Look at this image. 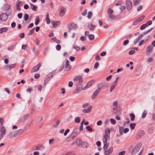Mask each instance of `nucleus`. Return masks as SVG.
<instances>
[{"mask_svg": "<svg viewBox=\"0 0 155 155\" xmlns=\"http://www.w3.org/2000/svg\"><path fill=\"white\" fill-rule=\"evenodd\" d=\"M153 59L152 58H148V59L147 60V62L148 63H150V62L153 61Z\"/></svg>", "mask_w": 155, "mask_h": 155, "instance_id": "nucleus-63", "label": "nucleus"}, {"mask_svg": "<svg viewBox=\"0 0 155 155\" xmlns=\"http://www.w3.org/2000/svg\"><path fill=\"white\" fill-rule=\"evenodd\" d=\"M95 27V26L94 25H93L91 23L88 24L87 25V27L90 30L94 29Z\"/></svg>", "mask_w": 155, "mask_h": 155, "instance_id": "nucleus-30", "label": "nucleus"}, {"mask_svg": "<svg viewBox=\"0 0 155 155\" xmlns=\"http://www.w3.org/2000/svg\"><path fill=\"white\" fill-rule=\"evenodd\" d=\"M8 18V16L5 14L3 13L0 15V20L3 21H6Z\"/></svg>", "mask_w": 155, "mask_h": 155, "instance_id": "nucleus-12", "label": "nucleus"}, {"mask_svg": "<svg viewBox=\"0 0 155 155\" xmlns=\"http://www.w3.org/2000/svg\"><path fill=\"white\" fill-rule=\"evenodd\" d=\"M147 114V110H144L142 114V117L143 118H144Z\"/></svg>", "mask_w": 155, "mask_h": 155, "instance_id": "nucleus-32", "label": "nucleus"}, {"mask_svg": "<svg viewBox=\"0 0 155 155\" xmlns=\"http://www.w3.org/2000/svg\"><path fill=\"white\" fill-rule=\"evenodd\" d=\"M7 30V28H0V33H2L3 32H5Z\"/></svg>", "mask_w": 155, "mask_h": 155, "instance_id": "nucleus-45", "label": "nucleus"}, {"mask_svg": "<svg viewBox=\"0 0 155 155\" xmlns=\"http://www.w3.org/2000/svg\"><path fill=\"white\" fill-rule=\"evenodd\" d=\"M55 72L54 71H53L52 72H51L50 74H49L48 75V76H50V78L52 77L53 75L54 74Z\"/></svg>", "mask_w": 155, "mask_h": 155, "instance_id": "nucleus-62", "label": "nucleus"}, {"mask_svg": "<svg viewBox=\"0 0 155 155\" xmlns=\"http://www.w3.org/2000/svg\"><path fill=\"white\" fill-rule=\"evenodd\" d=\"M117 84L113 83V84L111 86L110 90V92H111L115 87L116 86Z\"/></svg>", "mask_w": 155, "mask_h": 155, "instance_id": "nucleus-35", "label": "nucleus"}, {"mask_svg": "<svg viewBox=\"0 0 155 155\" xmlns=\"http://www.w3.org/2000/svg\"><path fill=\"white\" fill-rule=\"evenodd\" d=\"M87 146L88 144L86 142H82L80 147H86Z\"/></svg>", "mask_w": 155, "mask_h": 155, "instance_id": "nucleus-28", "label": "nucleus"}, {"mask_svg": "<svg viewBox=\"0 0 155 155\" xmlns=\"http://www.w3.org/2000/svg\"><path fill=\"white\" fill-rule=\"evenodd\" d=\"M110 134V130L109 128H107L105 131V134L103 138V142H107V140L109 139Z\"/></svg>", "mask_w": 155, "mask_h": 155, "instance_id": "nucleus-3", "label": "nucleus"}, {"mask_svg": "<svg viewBox=\"0 0 155 155\" xmlns=\"http://www.w3.org/2000/svg\"><path fill=\"white\" fill-rule=\"evenodd\" d=\"M35 24L36 25H38L39 21V16H37L35 18Z\"/></svg>", "mask_w": 155, "mask_h": 155, "instance_id": "nucleus-41", "label": "nucleus"}, {"mask_svg": "<svg viewBox=\"0 0 155 155\" xmlns=\"http://www.w3.org/2000/svg\"><path fill=\"white\" fill-rule=\"evenodd\" d=\"M51 24L54 28H56L58 27V25L60 24L59 21H52Z\"/></svg>", "mask_w": 155, "mask_h": 155, "instance_id": "nucleus-19", "label": "nucleus"}, {"mask_svg": "<svg viewBox=\"0 0 155 155\" xmlns=\"http://www.w3.org/2000/svg\"><path fill=\"white\" fill-rule=\"evenodd\" d=\"M152 23V21L151 20H149L147 21L145 24L148 26L149 25H151Z\"/></svg>", "mask_w": 155, "mask_h": 155, "instance_id": "nucleus-58", "label": "nucleus"}, {"mask_svg": "<svg viewBox=\"0 0 155 155\" xmlns=\"http://www.w3.org/2000/svg\"><path fill=\"white\" fill-rule=\"evenodd\" d=\"M141 146L142 143L140 142L137 144L134 148L133 146H132L129 148V152L132 154H133L140 150Z\"/></svg>", "mask_w": 155, "mask_h": 155, "instance_id": "nucleus-2", "label": "nucleus"}, {"mask_svg": "<svg viewBox=\"0 0 155 155\" xmlns=\"http://www.w3.org/2000/svg\"><path fill=\"white\" fill-rule=\"evenodd\" d=\"M29 116L30 115L29 114L25 115L20 119V122H22L25 121L29 117Z\"/></svg>", "mask_w": 155, "mask_h": 155, "instance_id": "nucleus-15", "label": "nucleus"}, {"mask_svg": "<svg viewBox=\"0 0 155 155\" xmlns=\"http://www.w3.org/2000/svg\"><path fill=\"white\" fill-rule=\"evenodd\" d=\"M79 133V131L78 128H74L72 134L69 137V138L71 139H74L77 135Z\"/></svg>", "mask_w": 155, "mask_h": 155, "instance_id": "nucleus-4", "label": "nucleus"}, {"mask_svg": "<svg viewBox=\"0 0 155 155\" xmlns=\"http://www.w3.org/2000/svg\"><path fill=\"white\" fill-rule=\"evenodd\" d=\"M141 38V36L140 35H139L138 37L136 38L134 41V44H136V43L138 42L140 39Z\"/></svg>", "mask_w": 155, "mask_h": 155, "instance_id": "nucleus-34", "label": "nucleus"}, {"mask_svg": "<svg viewBox=\"0 0 155 155\" xmlns=\"http://www.w3.org/2000/svg\"><path fill=\"white\" fill-rule=\"evenodd\" d=\"M153 47L152 45H149L147 48L146 50V55L149 56L150 54V53L152 52L153 50Z\"/></svg>", "mask_w": 155, "mask_h": 155, "instance_id": "nucleus-8", "label": "nucleus"}, {"mask_svg": "<svg viewBox=\"0 0 155 155\" xmlns=\"http://www.w3.org/2000/svg\"><path fill=\"white\" fill-rule=\"evenodd\" d=\"M147 39L143 40H142L139 44L138 46H140L141 45L144 44L145 42L147 41Z\"/></svg>", "mask_w": 155, "mask_h": 155, "instance_id": "nucleus-40", "label": "nucleus"}, {"mask_svg": "<svg viewBox=\"0 0 155 155\" xmlns=\"http://www.w3.org/2000/svg\"><path fill=\"white\" fill-rule=\"evenodd\" d=\"M56 48L57 50H59L61 48V46L60 45H56Z\"/></svg>", "mask_w": 155, "mask_h": 155, "instance_id": "nucleus-61", "label": "nucleus"}, {"mask_svg": "<svg viewBox=\"0 0 155 155\" xmlns=\"http://www.w3.org/2000/svg\"><path fill=\"white\" fill-rule=\"evenodd\" d=\"M41 66V64L39 63L35 66L33 67L31 69V73H33L38 71Z\"/></svg>", "mask_w": 155, "mask_h": 155, "instance_id": "nucleus-7", "label": "nucleus"}, {"mask_svg": "<svg viewBox=\"0 0 155 155\" xmlns=\"http://www.w3.org/2000/svg\"><path fill=\"white\" fill-rule=\"evenodd\" d=\"M73 48L75 49L77 51H78L80 50V48L77 45L74 46Z\"/></svg>", "mask_w": 155, "mask_h": 155, "instance_id": "nucleus-59", "label": "nucleus"}, {"mask_svg": "<svg viewBox=\"0 0 155 155\" xmlns=\"http://www.w3.org/2000/svg\"><path fill=\"white\" fill-rule=\"evenodd\" d=\"M113 149L112 147H111L109 148L108 149H107L104 150V154L105 155H109L113 151Z\"/></svg>", "mask_w": 155, "mask_h": 155, "instance_id": "nucleus-11", "label": "nucleus"}, {"mask_svg": "<svg viewBox=\"0 0 155 155\" xmlns=\"http://www.w3.org/2000/svg\"><path fill=\"white\" fill-rule=\"evenodd\" d=\"M66 11V9L65 8H62L59 12V15L62 17L63 16Z\"/></svg>", "mask_w": 155, "mask_h": 155, "instance_id": "nucleus-17", "label": "nucleus"}, {"mask_svg": "<svg viewBox=\"0 0 155 155\" xmlns=\"http://www.w3.org/2000/svg\"><path fill=\"white\" fill-rule=\"evenodd\" d=\"M0 140H1L3 138L6 132V129L3 126L2 122H1L0 127Z\"/></svg>", "mask_w": 155, "mask_h": 155, "instance_id": "nucleus-5", "label": "nucleus"}, {"mask_svg": "<svg viewBox=\"0 0 155 155\" xmlns=\"http://www.w3.org/2000/svg\"><path fill=\"white\" fill-rule=\"evenodd\" d=\"M46 23L48 24L50 23V20L49 18V13H47L46 15Z\"/></svg>", "mask_w": 155, "mask_h": 155, "instance_id": "nucleus-24", "label": "nucleus"}, {"mask_svg": "<svg viewBox=\"0 0 155 155\" xmlns=\"http://www.w3.org/2000/svg\"><path fill=\"white\" fill-rule=\"evenodd\" d=\"M130 116L131 117V120L132 121H134L135 119V115L133 114H130Z\"/></svg>", "mask_w": 155, "mask_h": 155, "instance_id": "nucleus-50", "label": "nucleus"}, {"mask_svg": "<svg viewBox=\"0 0 155 155\" xmlns=\"http://www.w3.org/2000/svg\"><path fill=\"white\" fill-rule=\"evenodd\" d=\"M93 15V13L89 11L88 12V14L87 15V18L89 19H90L91 18V17Z\"/></svg>", "mask_w": 155, "mask_h": 155, "instance_id": "nucleus-48", "label": "nucleus"}, {"mask_svg": "<svg viewBox=\"0 0 155 155\" xmlns=\"http://www.w3.org/2000/svg\"><path fill=\"white\" fill-rule=\"evenodd\" d=\"M35 31V28H33L31 29L29 32L28 34L29 35H32Z\"/></svg>", "mask_w": 155, "mask_h": 155, "instance_id": "nucleus-54", "label": "nucleus"}, {"mask_svg": "<svg viewBox=\"0 0 155 155\" xmlns=\"http://www.w3.org/2000/svg\"><path fill=\"white\" fill-rule=\"evenodd\" d=\"M89 39L90 40H93L94 39V37L93 35L90 34L88 36Z\"/></svg>", "mask_w": 155, "mask_h": 155, "instance_id": "nucleus-46", "label": "nucleus"}, {"mask_svg": "<svg viewBox=\"0 0 155 155\" xmlns=\"http://www.w3.org/2000/svg\"><path fill=\"white\" fill-rule=\"evenodd\" d=\"M81 89L80 87H77V88L73 92L74 94H76L78 93L81 90Z\"/></svg>", "mask_w": 155, "mask_h": 155, "instance_id": "nucleus-37", "label": "nucleus"}, {"mask_svg": "<svg viewBox=\"0 0 155 155\" xmlns=\"http://www.w3.org/2000/svg\"><path fill=\"white\" fill-rule=\"evenodd\" d=\"M73 80L78 84L81 83L83 82L82 77L80 75L76 76L74 77L73 78Z\"/></svg>", "mask_w": 155, "mask_h": 155, "instance_id": "nucleus-6", "label": "nucleus"}, {"mask_svg": "<svg viewBox=\"0 0 155 155\" xmlns=\"http://www.w3.org/2000/svg\"><path fill=\"white\" fill-rule=\"evenodd\" d=\"M77 27V25L74 23H72L70 26L69 27V31L71 30H74Z\"/></svg>", "mask_w": 155, "mask_h": 155, "instance_id": "nucleus-18", "label": "nucleus"}, {"mask_svg": "<svg viewBox=\"0 0 155 155\" xmlns=\"http://www.w3.org/2000/svg\"><path fill=\"white\" fill-rule=\"evenodd\" d=\"M69 61L68 60H66L64 67V70L65 71H68L71 68V67L69 64Z\"/></svg>", "mask_w": 155, "mask_h": 155, "instance_id": "nucleus-9", "label": "nucleus"}, {"mask_svg": "<svg viewBox=\"0 0 155 155\" xmlns=\"http://www.w3.org/2000/svg\"><path fill=\"white\" fill-rule=\"evenodd\" d=\"M23 130L21 129H20L19 130L14 131L16 136L18 135H20L23 132Z\"/></svg>", "mask_w": 155, "mask_h": 155, "instance_id": "nucleus-20", "label": "nucleus"}, {"mask_svg": "<svg viewBox=\"0 0 155 155\" xmlns=\"http://www.w3.org/2000/svg\"><path fill=\"white\" fill-rule=\"evenodd\" d=\"M144 17H145L144 15H142L140 17H139L138 18H137V21H139V22H140L144 18Z\"/></svg>", "mask_w": 155, "mask_h": 155, "instance_id": "nucleus-47", "label": "nucleus"}, {"mask_svg": "<svg viewBox=\"0 0 155 155\" xmlns=\"http://www.w3.org/2000/svg\"><path fill=\"white\" fill-rule=\"evenodd\" d=\"M16 136L15 132L13 131L10 132L7 135V137L8 138H12Z\"/></svg>", "mask_w": 155, "mask_h": 155, "instance_id": "nucleus-13", "label": "nucleus"}, {"mask_svg": "<svg viewBox=\"0 0 155 155\" xmlns=\"http://www.w3.org/2000/svg\"><path fill=\"white\" fill-rule=\"evenodd\" d=\"M80 118L78 117L75 118L74 119V121L76 123H78L80 122Z\"/></svg>", "mask_w": 155, "mask_h": 155, "instance_id": "nucleus-39", "label": "nucleus"}, {"mask_svg": "<svg viewBox=\"0 0 155 155\" xmlns=\"http://www.w3.org/2000/svg\"><path fill=\"white\" fill-rule=\"evenodd\" d=\"M92 84L91 82H88L87 83V85H86V86L83 88V90H85L87 88L90 87L91 86Z\"/></svg>", "mask_w": 155, "mask_h": 155, "instance_id": "nucleus-25", "label": "nucleus"}, {"mask_svg": "<svg viewBox=\"0 0 155 155\" xmlns=\"http://www.w3.org/2000/svg\"><path fill=\"white\" fill-rule=\"evenodd\" d=\"M43 117H39L38 118L35 120V123L37 124L40 122L42 120Z\"/></svg>", "mask_w": 155, "mask_h": 155, "instance_id": "nucleus-38", "label": "nucleus"}, {"mask_svg": "<svg viewBox=\"0 0 155 155\" xmlns=\"http://www.w3.org/2000/svg\"><path fill=\"white\" fill-rule=\"evenodd\" d=\"M21 3V2L20 1H17L16 3V8L17 10H20L21 8L20 7V4Z\"/></svg>", "mask_w": 155, "mask_h": 155, "instance_id": "nucleus-23", "label": "nucleus"}, {"mask_svg": "<svg viewBox=\"0 0 155 155\" xmlns=\"http://www.w3.org/2000/svg\"><path fill=\"white\" fill-rule=\"evenodd\" d=\"M92 107L91 106H89L87 109H84L83 110V112L84 113H88L90 112L91 110Z\"/></svg>", "mask_w": 155, "mask_h": 155, "instance_id": "nucleus-21", "label": "nucleus"}, {"mask_svg": "<svg viewBox=\"0 0 155 155\" xmlns=\"http://www.w3.org/2000/svg\"><path fill=\"white\" fill-rule=\"evenodd\" d=\"M111 111L116 115L121 114V108L120 106L118 105L117 102L115 101L113 102Z\"/></svg>", "mask_w": 155, "mask_h": 155, "instance_id": "nucleus-1", "label": "nucleus"}, {"mask_svg": "<svg viewBox=\"0 0 155 155\" xmlns=\"http://www.w3.org/2000/svg\"><path fill=\"white\" fill-rule=\"evenodd\" d=\"M44 148V147L43 145H41L39 146H37L35 150H42Z\"/></svg>", "mask_w": 155, "mask_h": 155, "instance_id": "nucleus-29", "label": "nucleus"}, {"mask_svg": "<svg viewBox=\"0 0 155 155\" xmlns=\"http://www.w3.org/2000/svg\"><path fill=\"white\" fill-rule=\"evenodd\" d=\"M15 66V64H8L6 65L5 67H6L9 70H11L12 68H13Z\"/></svg>", "mask_w": 155, "mask_h": 155, "instance_id": "nucleus-27", "label": "nucleus"}, {"mask_svg": "<svg viewBox=\"0 0 155 155\" xmlns=\"http://www.w3.org/2000/svg\"><path fill=\"white\" fill-rule=\"evenodd\" d=\"M104 143V146L103 147L104 150L107 149L109 145V143H107V142H103Z\"/></svg>", "mask_w": 155, "mask_h": 155, "instance_id": "nucleus-31", "label": "nucleus"}, {"mask_svg": "<svg viewBox=\"0 0 155 155\" xmlns=\"http://www.w3.org/2000/svg\"><path fill=\"white\" fill-rule=\"evenodd\" d=\"M50 76H47V77L45 79L44 82L45 85L47 84L48 82L50 81Z\"/></svg>", "mask_w": 155, "mask_h": 155, "instance_id": "nucleus-22", "label": "nucleus"}, {"mask_svg": "<svg viewBox=\"0 0 155 155\" xmlns=\"http://www.w3.org/2000/svg\"><path fill=\"white\" fill-rule=\"evenodd\" d=\"M29 18V15L27 14H25L24 16V19L25 21H27Z\"/></svg>", "mask_w": 155, "mask_h": 155, "instance_id": "nucleus-52", "label": "nucleus"}, {"mask_svg": "<svg viewBox=\"0 0 155 155\" xmlns=\"http://www.w3.org/2000/svg\"><path fill=\"white\" fill-rule=\"evenodd\" d=\"M135 125H136V124L135 123L131 124H130V126L132 129H134Z\"/></svg>", "mask_w": 155, "mask_h": 155, "instance_id": "nucleus-60", "label": "nucleus"}, {"mask_svg": "<svg viewBox=\"0 0 155 155\" xmlns=\"http://www.w3.org/2000/svg\"><path fill=\"white\" fill-rule=\"evenodd\" d=\"M82 142V141H81V139L80 138H79L77 140L76 143L77 145L80 147L81 144Z\"/></svg>", "mask_w": 155, "mask_h": 155, "instance_id": "nucleus-26", "label": "nucleus"}, {"mask_svg": "<svg viewBox=\"0 0 155 155\" xmlns=\"http://www.w3.org/2000/svg\"><path fill=\"white\" fill-rule=\"evenodd\" d=\"M109 17L108 20L109 21H112V20H115L116 18V17L114 16L113 14H110L108 15Z\"/></svg>", "mask_w": 155, "mask_h": 155, "instance_id": "nucleus-16", "label": "nucleus"}, {"mask_svg": "<svg viewBox=\"0 0 155 155\" xmlns=\"http://www.w3.org/2000/svg\"><path fill=\"white\" fill-rule=\"evenodd\" d=\"M101 88H98L94 92V94H93L92 96V98H94L95 96L97 95L98 94L99 92L101 91Z\"/></svg>", "mask_w": 155, "mask_h": 155, "instance_id": "nucleus-14", "label": "nucleus"}, {"mask_svg": "<svg viewBox=\"0 0 155 155\" xmlns=\"http://www.w3.org/2000/svg\"><path fill=\"white\" fill-rule=\"evenodd\" d=\"M99 65V64L98 62L96 63L94 65V68L95 69H97L98 68V66Z\"/></svg>", "mask_w": 155, "mask_h": 155, "instance_id": "nucleus-64", "label": "nucleus"}, {"mask_svg": "<svg viewBox=\"0 0 155 155\" xmlns=\"http://www.w3.org/2000/svg\"><path fill=\"white\" fill-rule=\"evenodd\" d=\"M33 50L35 54H37L38 53V49L36 47H34L33 49Z\"/></svg>", "mask_w": 155, "mask_h": 155, "instance_id": "nucleus-53", "label": "nucleus"}, {"mask_svg": "<svg viewBox=\"0 0 155 155\" xmlns=\"http://www.w3.org/2000/svg\"><path fill=\"white\" fill-rule=\"evenodd\" d=\"M126 3L127 9L128 10H130L132 6L131 2L129 0H127L126 1Z\"/></svg>", "mask_w": 155, "mask_h": 155, "instance_id": "nucleus-10", "label": "nucleus"}, {"mask_svg": "<svg viewBox=\"0 0 155 155\" xmlns=\"http://www.w3.org/2000/svg\"><path fill=\"white\" fill-rule=\"evenodd\" d=\"M86 129L87 130L90 132L92 131L93 130L92 128L88 125L86 127Z\"/></svg>", "mask_w": 155, "mask_h": 155, "instance_id": "nucleus-55", "label": "nucleus"}, {"mask_svg": "<svg viewBox=\"0 0 155 155\" xmlns=\"http://www.w3.org/2000/svg\"><path fill=\"white\" fill-rule=\"evenodd\" d=\"M140 0H134L133 2V4L134 5H138L140 3Z\"/></svg>", "mask_w": 155, "mask_h": 155, "instance_id": "nucleus-33", "label": "nucleus"}, {"mask_svg": "<svg viewBox=\"0 0 155 155\" xmlns=\"http://www.w3.org/2000/svg\"><path fill=\"white\" fill-rule=\"evenodd\" d=\"M30 4L31 5V9L33 10H34V11H36V9H37L38 8L37 6H36V5H34L33 4H31V3H30Z\"/></svg>", "mask_w": 155, "mask_h": 155, "instance_id": "nucleus-36", "label": "nucleus"}, {"mask_svg": "<svg viewBox=\"0 0 155 155\" xmlns=\"http://www.w3.org/2000/svg\"><path fill=\"white\" fill-rule=\"evenodd\" d=\"M124 127H119V131L120 132V134H123V131L124 130Z\"/></svg>", "mask_w": 155, "mask_h": 155, "instance_id": "nucleus-51", "label": "nucleus"}, {"mask_svg": "<svg viewBox=\"0 0 155 155\" xmlns=\"http://www.w3.org/2000/svg\"><path fill=\"white\" fill-rule=\"evenodd\" d=\"M84 122V120H83L81 123V126L79 127V130L81 131L83 130V126Z\"/></svg>", "mask_w": 155, "mask_h": 155, "instance_id": "nucleus-44", "label": "nucleus"}, {"mask_svg": "<svg viewBox=\"0 0 155 155\" xmlns=\"http://www.w3.org/2000/svg\"><path fill=\"white\" fill-rule=\"evenodd\" d=\"M60 123V121L59 120H58L55 123V124H54L53 127L54 128H56L58 126V125Z\"/></svg>", "mask_w": 155, "mask_h": 155, "instance_id": "nucleus-43", "label": "nucleus"}, {"mask_svg": "<svg viewBox=\"0 0 155 155\" xmlns=\"http://www.w3.org/2000/svg\"><path fill=\"white\" fill-rule=\"evenodd\" d=\"M52 40L54 41L56 43L59 44L60 43V41L57 39L56 37H54L52 38Z\"/></svg>", "mask_w": 155, "mask_h": 155, "instance_id": "nucleus-42", "label": "nucleus"}, {"mask_svg": "<svg viewBox=\"0 0 155 155\" xmlns=\"http://www.w3.org/2000/svg\"><path fill=\"white\" fill-rule=\"evenodd\" d=\"M113 12V10L110 8H108L107 9V13L108 14V15L110 14H112Z\"/></svg>", "mask_w": 155, "mask_h": 155, "instance_id": "nucleus-49", "label": "nucleus"}, {"mask_svg": "<svg viewBox=\"0 0 155 155\" xmlns=\"http://www.w3.org/2000/svg\"><path fill=\"white\" fill-rule=\"evenodd\" d=\"M110 121L111 122V123L113 124H114L116 123V120L114 119H110Z\"/></svg>", "mask_w": 155, "mask_h": 155, "instance_id": "nucleus-57", "label": "nucleus"}, {"mask_svg": "<svg viewBox=\"0 0 155 155\" xmlns=\"http://www.w3.org/2000/svg\"><path fill=\"white\" fill-rule=\"evenodd\" d=\"M147 27V26L145 24H143L140 27V29L142 30H143Z\"/></svg>", "mask_w": 155, "mask_h": 155, "instance_id": "nucleus-56", "label": "nucleus"}]
</instances>
